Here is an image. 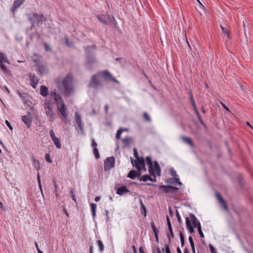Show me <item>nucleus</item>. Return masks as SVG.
I'll use <instances>...</instances> for the list:
<instances>
[{
	"mask_svg": "<svg viewBox=\"0 0 253 253\" xmlns=\"http://www.w3.org/2000/svg\"><path fill=\"white\" fill-rule=\"evenodd\" d=\"M72 81V76L70 74H68L62 82L59 78L55 80L57 87L65 96H69L73 91Z\"/></svg>",
	"mask_w": 253,
	"mask_h": 253,
	"instance_id": "1",
	"label": "nucleus"
},
{
	"mask_svg": "<svg viewBox=\"0 0 253 253\" xmlns=\"http://www.w3.org/2000/svg\"><path fill=\"white\" fill-rule=\"evenodd\" d=\"M28 20L31 22L32 26L35 25L40 26L44 22L46 21V18L43 14H39L37 13L27 14Z\"/></svg>",
	"mask_w": 253,
	"mask_h": 253,
	"instance_id": "2",
	"label": "nucleus"
},
{
	"mask_svg": "<svg viewBox=\"0 0 253 253\" xmlns=\"http://www.w3.org/2000/svg\"><path fill=\"white\" fill-rule=\"evenodd\" d=\"M189 216L191 219V221L193 223V226L195 228H197L198 231L199 232L200 236L202 238H204V235L202 230L201 224H200V222L198 221L197 217L193 213H190Z\"/></svg>",
	"mask_w": 253,
	"mask_h": 253,
	"instance_id": "3",
	"label": "nucleus"
},
{
	"mask_svg": "<svg viewBox=\"0 0 253 253\" xmlns=\"http://www.w3.org/2000/svg\"><path fill=\"white\" fill-rule=\"evenodd\" d=\"M102 86V83L97 79V75H93L88 84V87L96 89Z\"/></svg>",
	"mask_w": 253,
	"mask_h": 253,
	"instance_id": "4",
	"label": "nucleus"
},
{
	"mask_svg": "<svg viewBox=\"0 0 253 253\" xmlns=\"http://www.w3.org/2000/svg\"><path fill=\"white\" fill-rule=\"evenodd\" d=\"M34 62H35V66L37 68L38 72V74L41 76L47 74V68L44 65L41 63L40 61L37 60H34Z\"/></svg>",
	"mask_w": 253,
	"mask_h": 253,
	"instance_id": "5",
	"label": "nucleus"
},
{
	"mask_svg": "<svg viewBox=\"0 0 253 253\" xmlns=\"http://www.w3.org/2000/svg\"><path fill=\"white\" fill-rule=\"evenodd\" d=\"M115 160L114 157L107 158L104 162V169L105 171H108L114 167Z\"/></svg>",
	"mask_w": 253,
	"mask_h": 253,
	"instance_id": "6",
	"label": "nucleus"
},
{
	"mask_svg": "<svg viewBox=\"0 0 253 253\" xmlns=\"http://www.w3.org/2000/svg\"><path fill=\"white\" fill-rule=\"evenodd\" d=\"M32 114L31 112L28 111L26 115L22 117V121L27 126V127L29 128L31 127L32 124Z\"/></svg>",
	"mask_w": 253,
	"mask_h": 253,
	"instance_id": "7",
	"label": "nucleus"
},
{
	"mask_svg": "<svg viewBox=\"0 0 253 253\" xmlns=\"http://www.w3.org/2000/svg\"><path fill=\"white\" fill-rule=\"evenodd\" d=\"M57 108L58 110L59 111L60 114L62 116V117L64 118L65 120H66V118L68 116V112L67 108L65 106V104L64 102H63L62 103H60L58 104H57Z\"/></svg>",
	"mask_w": 253,
	"mask_h": 253,
	"instance_id": "8",
	"label": "nucleus"
},
{
	"mask_svg": "<svg viewBox=\"0 0 253 253\" xmlns=\"http://www.w3.org/2000/svg\"><path fill=\"white\" fill-rule=\"evenodd\" d=\"M146 162L148 166V171L151 175L155 176V172L154 171V167L151 158L150 156L146 157Z\"/></svg>",
	"mask_w": 253,
	"mask_h": 253,
	"instance_id": "9",
	"label": "nucleus"
},
{
	"mask_svg": "<svg viewBox=\"0 0 253 253\" xmlns=\"http://www.w3.org/2000/svg\"><path fill=\"white\" fill-rule=\"evenodd\" d=\"M76 124L79 126L80 129L83 132L84 131V125L82 123L81 115L78 112H76L75 114Z\"/></svg>",
	"mask_w": 253,
	"mask_h": 253,
	"instance_id": "10",
	"label": "nucleus"
},
{
	"mask_svg": "<svg viewBox=\"0 0 253 253\" xmlns=\"http://www.w3.org/2000/svg\"><path fill=\"white\" fill-rule=\"evenodd\" d=\"M25 1V0H15L13 1L12 7H11V11L13 15L15 14V12L17 9L19 8Z\"/></svg>",
	"mask_w": 253,
	"mask_h": 253,
	"instance_id": "11",
	"label": "nucleus"
},
{
	"mask_svg": "<svg viewBox=\"0 0 253 253\" xmlns=\"http://www.w3.org/2000/svg\"><path fill=\"white\" fill-rule=\"evenodd\" d=\"M29 78L30 79V85L33 88H35L37 86V84L39 83L38 78L34 73H30Z\"/></svg>",
	"mask_w": 253,
	"mask_h": 253,
	"instance_id": "12",
	"label": "nucleus"
},
{
	"mask_svg": "<svg viewBox=\"0 0 253 253\" xmlns=\"http://www.w3.org/2000/svg\"><path fill=\"white\" fill-rule=\"evenodd\" d=\"M103 78V79L106 81H112L114 82H117V80L113 78L111 74L108 71H104L100 73Z\"/></svg>",
	"mask_w": 253,
	"mask_h": 253,
	"instance_id": "13",
	"label": "nucleus"
},
{
	"mask_svg": "<svg viewBox=\"0 0 253 253\" xmlns=\"http://www.w3.org/2000/svg\"><path fill=\"white\" fill-rule=\"evenodd\" d=\"M129 192V190L127 188L126 186L122 185V186L119 187L117 190V194L120 196H122L124 194L128 193Z\"/></svg>",
	"mask_w": 253,
	"mask_h": 253,
	"instance_id": "14",
	"label": "nucleus"
},
{
	"mask_svg": "<svg viewBox=\"0 0 253 253\" xmlns=\"http://www.w3.org/2000/svg\"><path fill=\"white\" fill-rule=\"evenodd\" d=\"M86 58L88 64H92L95 62L94 54L90 52H86Z\"/></svg>",
	"mask_w": 253,
	"mask_h": 253,
	"instance_id": "15",
	"label": "nucleus"
},
{
	"mask_svg": "<svg viewBox=\"0 0 253 253\" xmlns=\"http://www.w3.org/2000/svg\"><path fill=\"white\" fill-rule=\"evenodd\" d=\"M220 28L223 33V38L227 42L230 39L229 30L227 28H225L221 25H220Z\"/></svg>",
	"mask_w": 253,
	"mask_h": 253,
	"instance_id": "16",
	"label": "nucleus"
},
{
	"mask_svg": "<svg viewBox=\"0 0 253 253\" xmlns=\"http://www.w3.org/2000/svg\"><path fill=\"white\" fill-rule=\"evenodd\" d=\"M108 17H109L108 16V15H104V14L98 15L97 16V18L98 19V20L100 22H101L104 24H106V25H108L107 18H108Z\"/></svg>",
	"mask_w": 253,
	"mask_h": 253,
	"instance_id": "17",
	"label": "nucleus"
},
{
	"mask_svg": "<svg viewBox=\"0 0 253 253\" xmlns=\"http://www.w3.org/2000/svg\"><path fill=\"white\" fill-rule=\"evenodd\" d=\"M40 93L42 96H47L48 94V88L44 85H42L40 88Z\"/></svg>",
	"mask_w": 253,
	"mask_h": 253,
	"instance_id": "18",
	"label": "nucleus"
},
{
	"mask_svg": "<svg viewBox=\"0 0 253 253\" xmlns=\"http://www.w3.org/2000/svg\"><path fill=\"white\" fill-rule=\"evenodd\" d=\"M185 220H186L185 222H186V226H187V228L188 229L189 232L191 233H194V229L193 227L192 226V225L191 224V222H190L189 218L188 217H186Z\"/></svg>",
	"mask_w": 253,
	"mask_h": 253,
	"instance_id": "19",
	"label": "nucleus"
},
{
	"mask_svg": "<svg viewBox=\"0 0 253 253\" xmlns=\"http://www.w3.org/2000/svg\"><path fill=\"white\" fill-rule=\"evenodd\" d=\"M31 160L32 161V164L33 166L35 167V168L37 170H39L40 167V162L39 160H36L34 156L31 157Z\"/></svg>",
	"mask_w": 253,
	"mask_h": 253,
	"instance_id": "20",
	"label": "nucleus"
},
{
	"mask_svg": "<svg viewBox=\"0 0 253 253\" xmlns=\"http://www.w3.org/2000/svg\"><path fill=\"white\" fill-rule=\"evenodd\" d=\"M45 113L46 116L49 117V121L52 122L55 119L54 113L52 109L45 111Z\"/></svg>",
	"mask_w": 253,
	"mask_h": 253,
	"instance_id": "21",
	"label": "nucleus"
},
{
	"mask_svg": "<svg viewBox=\"0 0 253 253\" xmlns=\"http://www.w3.org/2000/svg\"><path fill=\"white\" fill-rule=\"evenodd\" d=\"M122 141L123 142L125 146L127 147L133 142V139L130 137H126L123 139Z\"/></svg>",
	"mask_w": 253,
	"mask_h": 253,
	"instance_id": "22",
	"label": "nucleus"
},
{
	"mask_svg": "<svg viewBox=\"0 0 253 253\" xmlns=\"http://www.w3.org/2000/svg\"><path fill=\"white\" fill-rule=\"evenodd\" d=\"M181 138L184 142H185L186 143H187L192 147H193L194 146V144L191 138L185 137L184 136H182Z\"/></svg>",
	"mask_w": 253,
	"mask_h": 253,
	"instance_id": "23",
	"label": "nucleus"
},
{
	"mask_svg": "<svg viewBox=\"0 0 253 253\" xmlns=\"http://www.w3.org/2000/svg\"><path fill=\"white\" fill-rule=\"evenodd\" d=\"M54 98V99L55 100V102L57 104H61L63 102H64L63 100L62 99L60 93H57V94H55V96Z\"/></svg>",
	"mask_w": 253,
	"mask_h": 253,
	"instance_id": "24",
	"label": "nucleus"
},
{
	"mask_svg": "<svg viewBox=\"0 0 253 253\" xmlns=\"http://www.w3.org/2000/svg\"><path fill=\"white\" fill-rule=\"evenodd\" d=\"M154 171H156V173L158 176H160L161 175V168L159 165V163L157 161H155L154 162Z\"/></svg>",
	"mask_w": 253,
	"mask_h": 253,
	"instance_id": "25",
	"label": "nucleus"
},
{
	"mask_svg": "<svg viewBox=\"0 0 253 253\" xmlns=\"http://www.w3.org/2000/svg\"><path fill=\"white\" fill-rule=\"evenodd\" d=\"M159 189L162 190L165 193H170V185H160L159 186Z\"/></svg>",
	"mask_w": 253,
	"mask_h": 253,
	"instance_id": "26",
	"label": "nucleus"
},
{
	"mask_svg": "<svg viewBox=\"0 0 253 253\" xmlns=\"http://www.w3.org/2000/svg\"><path fill=\"white\" fill-rule=\"evenodd\" d=\"M5 62L7 63H9L8 59L7 58L6 55L1 52H0V63Z\"/></svg>",
	"mask_w": 253,
	"mask_h": 253,
	"instance_id": "27",
	"label": "nucleus"
},
{
	"mask_svg": "<svg viewBox=\"0 0 253 253\" xmlns=\"http://www.w3.org/2000/svg\"><path fill=\"white\" fill-rule=\"evenodd\" d=\"M140 205V211L142 214L144 215V217L146 216V208L145 205L143 204V202L141 200L139 201Z\"/></svg>",
	"mask_w": 253,
	"mask_h": 253,
	"instance_id": "28",
	"label": "nucleus"
},
{
	"mask_svg": "<svg viewBox=\"0 0 253 253\" xmlns=\"http://www.w3.org/2000/svg\"><path fill=\"white\" fill-rule=\"evenodd\" d=\"M127 177L131 179H134L137 177L136 170L132 169L129 171L128 173Z\"/></svg>",
	"mask_w": 253,
	"mask_h": 253,
	"instance_id": "29",
	"label": "nucleus"
},
{
	"mask_svg": "<svg viewBox=\"0 0 253 253\" xmlns=\"http://www.w3.org/2000/svg\"><path fill=\"white\" fill-rule=\"evenodd\" d=\"M139 164L141 167V169H142L143 171H146V168L145 167V161L143 158L141 157L140 160H138Z\"/></svg>",
	"mask_w": 253,
	"mask_h": 253,
	"instance_id": "30",
	"label": "nucleus"
},
{
	"mask_svg": "<svg viewBox=\"0 0 253 253\" xmlns=\"http://www.w3.org/2000/svg\"><path fill=\"white\" fill-rule=\"evenodd\" d=\"M194 110V112L196 114V115H197L200 123L205 127H206V124H205V123L204 122V121H203L200 115V113L199 112H198V109H196V110Z\"/></svg>",
	"mask_w": 253,
	"mask_h": 253,
	"instance_id": "31",
	"label": "nucleus"
},
{
	"mask_svg": "<svg viewBox=\"0 0 253 253\" xmlns=\"http://www.w3.org/2000/svg\"><path fill=\"white\" fill-rule=\"evenodd\" d=\"M90 207L91 210V212L92 214V216L93 218H95L96 216V210L97 208V205L96 204L91 203L90 204Z\"/></svg>",
	"mask_w": 253,
	"mask_h": 253,
	"instance_id": "32",
	"label": "nucleus"
},
{
	"mask_svg": "<svg viewBox=\"0 0 253 253\" xmlns=\"http://www.w3.org/2000/svg\"><path fill=\"white\" fill-rule=\"evenodd\" d=\"M52 140L53 141L54 145L58 149H60L61 148V145L60 142V140L57 137L52 139Z\"/></svg>",
	"mask_w": 253,
	"mask_h": 253,
	"instance_id": "33",
	"label": "nucleus"
},
{
	"mask_svg": "<svg viewBox=\"0 0 253 253\" xmlns=\"http://www.w3.org/2000/svg\"><path fill=\"white\" fill-rule=\"evenodd\" d=\"M52 104L50 103V101L48 102H45L44 104V108L45 109V110H52Z\"/></svg>",
	"mask_w": 253,
	"mask_h": 253,
	"instance_id": "34",
	"label": "nucleus"
},
{
	"mask_svg": "<svg viewBox=\"0 0 253 253\" xmlns=\"http://www.w3.org/2000/svg\"><path fill=\"white\" fill-rule=\"evenodd\" d=\"M96 243L98 246L99 250L100 253H102L104 251V246L101 240H97Z\"/></svg>",
	"mask_w": 253,
	"mask_h": 253,
	"instance_id": "35",
	"label": "nucleus"
},
{
	"mask_svg": "<svg viewBox=\"0 0 253 253\" xmlns=\"http://www.w3.org/2000/svg\"><path fill=\"white\" fill-rule=\"evenodd\" d=\"M151 180V177L148 174H145L144 175H142L140 178L139 180L140 181H143L144 182H145L147 180Z\"/></svg>",
	"mask_w": 253,
	"mask_h": 253,
	"instance_id": "36",
	"label": "nucleus"
},
{
	"mask_svg": "<svg viewBox=\"0 0 253 253\" xmlns=\"http://www.w3.org/2000/svg\"><path fill=\"white\" fill-rule=\"evenodd\" d=\"M2 63H0V67L1 69V70L3 71L4 73H8L9 72V71L8 70L7 67L3 64Z\"/></svg>",
	"mask_w": 253,
	"mask_h": 253,
	"instance_id": "37",
	"label": "nucleus"
},
{
	"mask_svg": "<svg viewBox=\"0 0 253 253\" xmlns=\"http://www.w3.org/2000/svg\"><path fill=\"white\" fill-rule=\"evenodd\" d=\"M126 129H122V128H120L119 129H118L117 131V133H116V137L117 139H119L120 138H121V135L122 134V133L126 130Z\"/></svg>",
	"mask_w": 253,
	"mask_h": 253,
	"instance_id": "38",
	"label": "nucleus"
},
{
	"mask_svg": "<svg viewBox=\"0 0 253 253\" xmlns=\"http://www.w3.org/2000/svg\"><path fill=\"white\" fill-rule=\"evenodd\" d=\"M150 225H151V228H152V229L154 232V233H159V231L157 230L155 225V223L153 221H152L151 222H150Z\"/></svg>",
	"mask_w": 253,
	"mask_h": 253,
	"instance_id": "39",
	"label": "nucleus"
},
{
	"mask_svg": "<svg viewBox=\"0 0 253 253\" xmlns=\"http://www.w3.org/2000/svg\"><path fill=\"white\" fill-rule=\"evenodd\" d=\"M180 239L181 242V247H183L184 245V236L182 232H180L179 233Z\"/></svg>",
	"mask_w": 253,
	"mask_h": 253,
	"instance_id": "40",
	"label": "nucleus"
},
{
	"mask_svg": "<svg viewBox=\"0 0 253 253\" xmlns=\"http://www.w3.org/2000/svg\"><path fill=\"white\" fill-rule=\"evenodd\" d=\"M143 117L144 119L146 121H147L148 122H150L151 121V119L150 117L149 116V115L147 112L143 113Z\"/></svg>",
	"mask_w": 253,
	"mask_h": 253,
	"instance_id": "41",
	"label": "nucleus"
},
{
	"mask_svg": "<svg viewBox=\"0 0 253 253\" xmlns=\"http://www.w3.org/2000/svg\"><path fill=\"white\" fill-rule=\"evenodd\" d=\"M169 173L170 175L173 176V177L178 176V175L177 174L176 171L172 168L170 169L169 170Z\"/></svg>",
	"mask_w": 253,
	"mask_h": 253,
	"instance_id": "42",
	"label": "nucleus"
},
{
	"mask_svg": "<svg viewBox=\"0 0 253 253\" xmlns=\"http://www.w3.org/2000/svg\"><path fill=\"white\" fill-rule=\"evenodd\" d=\"M131 164L133 167H138V166H140L138 160H133L132 158H131Z\"/></svg>",
	"mask_w": 253,
	"mask_h": 253,
	"instance_id": "43",
	"label": "nucleus"
},
{
	"mask_svg": "<svg viewBox=\"0 0 253 253\" xmlns=\"http://www.w3.org/2000/svg\"><path fill=\"white\" fill-rule=\"evenodd\" d=\"M93 151L95 158L98 159L100 158V155L97 148L93 149Z\"/></svg>",
	"mask_w": 253,
	"mask_h": 253,
	"instance_id": "44",
	"label": "nucleus"
},
{
	"mask_svg": "<svg viewBox=\"0 0 253 253\" xmlns=\"http://www.w3.org/2000/svg\"><path fill=\"white\" fill-rule=\"evenodd\" d=\"M133 153H134V156L137 159V160H140L141 157H139L138 153L137 150L136 148H134L133 149Z\"/></svg>",
	"mask_w": 253,
	"mask_h": 253,
	"instance_id": "45",
	"label": "nucleus"
},
{
	"mask_svg": "<svg viewBox=\"0 0 253 253\" xmlns=\"http://www.w3.org/2000/svg\"><path fill=\"white\" fill-rule=\"evenodd\" d=\"M107 15L109 17L108 18H107L108 24H109V22H112L115 20V19L114 16L108 14Z\"/></svg>",
	"mask_w": 253,
	"mask_h": 253,
	"instance_id": "46",
	"label": "nucleus"
},
{
	"mask_svg": "<svg viewBox=\"0 0 253 253\" xmlns=\"http://www.w3.org/2000/svg\"><path fill=\"white\" fill-rule=\"evenodd\" d=\"M219 203H220L221 206L224 210H227L228 207L226 205V202L225 201V200L224 199L222 201H221V202H220Z\"/></svg>",
	"mask_w": 253,
	"mask_h": 253,
	"instance_id": "47",
	"label": "nucleus"
},
{
	"mask_svg": "<svg viewBox=\"0 0 253 253\" xmlns=\"http://www.w3.org/2000/svg\"><path fill=\"white\" fill-rule=\"evenodd\" d=\"M190 100L191 105H192V107H193V109L196 110V109H197L196 107V103H195L194 97H191V98H190Z\"/></svg>",
	"mask_w": 253,
	"mask_h": 253,
	"instance_id": "48",
	"label": "nucleus"
},
{
	"mask_svg": "<svg viewBox=\"0 0 253 253\" xmlns=\"http://www.w3.org/2000/svg\"><path fill=\"white\" fill-rule=\"evenodd\" d=\"M45 159L46 161L48 163H51L52 162V160L50 158V155L48 153L45 154Z\"/></svg>",
	"mask_w": 253,
	"mask_h": 253,
	"instance_id": "49",
	"label": "nucleus"
},
{
	"mask_svg": "<svg viewBox=\"0 0 253 253\" xmlns=\"http://www.w3.org/2000/svg\"><path fill=\"white\" fill-rule=\"evenodd\" d=\"M136 168L137 169V170H136L137 177H139L140 176V175L141 174V173H142L141 167L140 166H138V167H136Z\"/></svg>",
	"mask_w": 253,
	"mask_h": 253,
	"instance_id": "50",
	"label": "nucleus"
},
{
	"mask_svg": "<svg viewBox=\"0 0 253 253\" xmlns=\"http://www.w3.org/2000/svg\"><path fill=\"white\" fill-rule=\"evenodd\" d=\"M65 44L67 46H69V47H71L73 43L72 42H70L69 41V39L68 38H66L65 39Z\"/></svg>",
	"mask_w": 253,
	"mask_h": 253,
	"instance_id": "51",
	"label": "nucleus"
},
{
	"mask_svg": "<svg viewBox=\"0 0 253 253\" xmlns=\"http://www.w3.org/2000/svg\"><path fill=\"white\" fill-rule=\"evenodd\" d=\"M179 188L178 187L170 186L171 193H174L175 192H177Z\"/></svg>",
	"mask_w": 253,
	"mask_h": 253,
	"instance_id": "52",
	"label": "nucleus"
},
{
	"mask_svg": "<svg viewBox=\"0 0 253 253\" xmlns=\"http://www.w3.org/2000/svg\"><path fill=\"white\" fill-rule=\"evenodd\" d=\"M176 215L178 223L179 224H181L182 223V219L181 218L180 215L178 211L177 210L176 211Z\"/></svg>",
	"mask_w": 253,
	"mask_h": 253,
	"instance_id": "53",
	"label": "nucleus"
},
{
	"mask_svg": "<svg viewBox=\"0 0 253 253\" xmlns=\"http://www.w3.org/2000/svg\"><path fill=\"white\" fill-rule=\"evenodd\" d=\"M215 196H216L217 200H218L219 202H221V201H222L223 200V199L222 198V197H221V196L220 195V194L219 193L216 192Z\"/></svg>",
	"mask_w": 253,
	"mask_h": 253,
	"instance_id": "54",
	"label": "nucleus"
},
{
	"mask_svg": "<svg viewBox=\"0 0 253 253\" xmlns=\"http://www.w3.org/2000/svg\"><path fill=\"white\" fill-rule=\"evenodd\" d=\"M166 219H167V224H168V228H170V229L172 227V226H171V223H170V219H169V216H167Z\"/></svg>",
	"mask_w": 253,
	"mask_h": 253,
	"instance_id": "55",
	"label": "nucleus"
},
{
	"mask_svg": "<svg viewBox=\"0 0 253 253\" xmlns=\"http://www.w3.org/2000/svg\"><path fill=\"white\" fill-rule=\"evenodd\" d=\"M209 248L211 253H216V251L214 247L211 245H209Z\"/></svg>",
	"mask_w": 253,
	"mask_h": 253,
	"instance_id": "56",
	"label": "nucleus"
},
{
	"mask_svg": "<svg viewBox=\"0 0 253 253\" xmlns=\"http://www.w3.org/2000/svg\"><path fill=\"white\" fill-rule=\"evenodd\" d=\"M73 193H74L73 192V190L72 189L70 191V194H71V195L72 199L73 200H74L75 201V203H77V200H76V198L75 195Z\"/></svg>",
	"mask_w": 253,
	"mask_h": 253,
	"instance_id": "57",
	"label": "nucleus"
},
{
	"mask_svg": "<svg viewBox=\"0 0 253 253\" xmlns=\"http://www.w3.org/2000/svg\"><path fill=\"white\" fill-rule=\"evenodd\" d=\"M166 182L169 184H174L173 178H169L166 180Z\"/></svg>",
	"mask_w": 253,
	"mask_h": 253,
	"instance_id": "58",
	"label": "nucleus"
},
{
	"mask_svg": "<svg viewBox=\"0 0 253 253\" xmlns=\"http://www.w3.org/2000/svg\"><path fill=\"white\" fill-rule=\"evenodd\" d=\"M91 146L93 149L97 148V144L94 139L91 140Z\"/></svg>",
	"mask_w": 253,
	"mask_h": 253,
	"instance_id": "59",
	"label": "nucleus"
},
{
	"mask_svg": "<svg viewBox=\"0 0 253 253\" xmlns=\"http://www.w3.org/2000/svg\"><path fill=\"white\" fill-rule=\"evenodd\" d=\"M5 122L7 126L9 128V129H10L11 130H13V127L12 126L10 125V123L8 122V121L5 120Z\"/></svg>",
	"mask_w": 253,
	"mask_h": 253,
	"instance_id": "60",
	"label": "nucleus"
},
{
	"mask_svg": "<svg viewBox=\"0 0 253 253\" xmlns=\"http://www.w3.org/2000/svg\"><path fill=\"white\" fill-rule=\"evenodd\" d=\"M105 213H106V221L107 222H109L110 221V217L109 216V211H108L106 210H105Z\"/></svg>",
	"mask_w": 253,
	"mask_h": 253,
	"instance_id": "61",
	"label": "nucleus"
},
{
	"mask_svg": "<svg viewBox=\"0 0 253 253\" xmlns=\"http://www.w3.org/2000/svg\"><path fill=\"white\" fill-rule=\"evenodd\" d=\"M44 49L45 51H50L51 48L48 44L47 43L44 44Z\"/></svg>",
	"mask_w": 253,
	"mask_h": 253,
	"instance_id": "62",
	"label": "nucleus"
},
{
	"mask_svg": "<svg viewBox=\"0 0 253 253\" xmlns=\"http://www.w3.org/2000/svg\"><path fill=\"white\" fill-rule=\"evenodd\" d=\"M35 246L36 247V249H37V252H38V253H43L42 251H41L40 250V249L39 248V246H38V243L37 242H35Z\"/></svg>",
	"mask_w": 253,
	"mask_h": 253,
	"instance_id": "63",
	"label": "nucleus"
},
{
	"mask_svg": "<svg viewBox=\"0 0 253 253\" xmlns=\"http://www.w3.org/2000/svg\"><path fill=\"white\" fill-rule=\"evenodd\" d=\"M188 239H189V243L190 244V246H192L193 245H194V243L193 240L192 239V237L191 236H189Z\"/></svg>",
	"mask_w": 253,
	"mask_h": 253,
	"instance_id": "64",
	"label": "nucleus"
}]
</instances>
